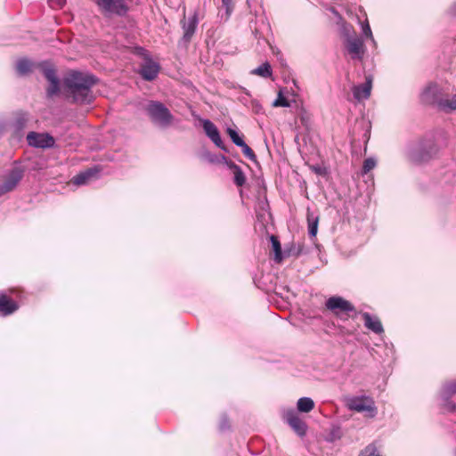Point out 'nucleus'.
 <instances>
[{
	"label": "nucleus",
	"instance_id": "1",
	"mask_svg": "<svg viewBox=\"0 0 456 456\" xmlns=\"http://www.w3.org/2000/svg\"><path fill=\"white\" fill-rule=\"evenodd\" d=\"M98 78L90 72L72 70L63 78V92L76 104H90L94 97L92 88Z\"/></svg>",
	"mask_w": 456,
	"mask_h": 456
},
{
	"label": "nucleus",
	"instance_id": "2",
	"mask_svg": "<svg viewBox=\"0 0 456 456\" xmlns=\"http://www.w3.org/2000/svg\"><path fill=\"white\" fill-rule=\"evenodd\" d=\"M437 152L438 147L433 137H427L418 142H411L406 149L408 159L415 164H422L429 161Z\"/></svg>",
	"mask_w": 456,
	"mask_h": 456
},
{
	"label": "nucleus",
	"instance_id": "3",
	"mask_svg": "<svg viewBox=\"0 0 456 456\" xmlns=\"http://www.w3.org/2000/svg\"><path fill=\"white\" fill-rule=\"evenodd\" d=\"M145 111L151 123L160 129H167L173 124L174 116L160 102L150 101L145 107Z\"/></svg>",
	"mask_w": 456,
	"mask_h": 456
},
{
	"label": "nucleus",
	"instance_id": "4",
	"mask_svg": "<svg viewBox=\"0 0 456 456\" xmlns=\"http://www.w3.org/2000/svg\"><path fill=\"white\" fill-rule=\"evenodd\" d=\"M346 406L350 411L365 412L370 418H374L378 412L374 400L369 395L349 396L346 399Z\"/></svg>",
	"mask_w": 456,
	"mask_h": 456
},
{
	"label": "nucleus",
	"instance_id": "5",
	"mask_svg": "<svg viewBox=\"0 0 456 456\" xmlns=\"http://www.w3.org/2000/svg\"><path fill=\"white\" fill-rule=\"evenodd\" d=\"M44 77L49 82V86L46 89V95L52 98L60 93V79L53 65L47 61H43L38 64Z\"/></svg>",
	"mask_w": 456,
	"mask_h": 456
},
{
	"label": "nucleus",
	"instance_id": "6",
	"mask_svg": "<svg viewBox=\"0 0 456 456\" xmlns=\"http://www.w3.org/2000/svg\"><path fill=\"white\" fill-rule=\"evenodd\" d=\"M24 175V168L20 166H14L10 169L4 177L3 183L0 184V195L12 191Z\"/></svg>",
	"mask_w": 456,
	"mask_h": 456
},
{
	"label": "nucleus",
	"instance_id": "7",
	"mask_svg": "<svg viewBox=\"0 0 456 456\" xmlns=\"http://www.w3.org/2000/svg\"><path fill=\"white\" fill-rule=\"evenodd\" d=\"M100 10L104 14H115L124 16L128 11L125 0H94Z\"/></svg>",
	"mask_w": 456,
	"mask_h": 456
},
{
	"label": "nucleus",
	"instance_id": "8",
	"mask_svg": "<svg viewBox=\"0 0 456 456\" xmlns=\"http://www.w3.org/2000/svg\"><path fill=\"white\" fill-rule=\"evenodd\" d=\"M346 48L353 60H362L365 47L362 38L348 34L346 41Z\"/></svg>",
	"mask_w": 456,
	"mask_h": 456
},
{
	"label": "nucleus",
	"instance_id": "9",
	"mask_svg": "<svg viewBox=\"0 0 456 456\" xmlns=\"http://www.w3.org/2000/svg\"><path fill=\"white\" fill-rule=\"evenodd\" d=\"M27 142L29 146L41 149H48L54 146V138L49 134L29 132L27 135Z\"/></svg>",
	"mask_w": 456,
	"mask_h": 456
},
{
	"label": "nucleus",
	"instance_id": "10",
	"mask_svg": "<svg viewBox=\"0 0 456 456\" xmlns=\"http://www.w3.org/2000/svg\"><path fill=\"white\" fill-rule=\"evenodd\" d=\"M327 309L333 312L335 314H347L354 311V306L348 300L344 299L341 297H331L325 304Z\"/></svg>",
	"mask_w": 456,
	"mask_h": 456
},
{
	"label": "nucleus",
	"instance_id": "11",
	"mask_svg": "<svg viewBox=\"0 0 456 456\" xmlns=\"http://www.w3.org/2000/svg\"><path fill=\"white\" fill-rule=\"evenodd\" d=\"M443 95L442 89L436 83H429L422 91L420 99L422 102L430 105H437Z\"/></svg>",
	"mask_w": 456,
	"mask_h": 456
},
{
	"label": "nucleus",
	"instance_id": "12",
	"mask_svg": "<svg viewBox=\"0 0 456 456\" xmlns=\"http://www.w3.org/2000/svg\"><path fill=\"white\" fill-rule=\"evenodd\" d=\"M202 126L207 136L215 143V145L221 150L227 151L216 125L209 119H202Z\"/></svg>",
	"mask_w": 456,
	"mask_h": 456
},
{
	"label": "nucleus",
	"instance_id": "13",
	"mask_svg": "<svg viewBox=\"0 0 456 456\" xmlns=\"http://www.w3.org/2000/svg\"><path fill=\"white\" fill-rule=\"evenodd\" d=\"M159 65L153 61L151 59H145L144 62L141 65L140 75L146 81H152L155 79L159 72Z\"/></svg>",
	"mask_w": 456,
	"mask_h": 456
},
{
	"label": "nucleus",
	"instance_id": "14",
	"mask_svg": "<svg viewBox=\"0 0 456 456\" xmlns=\"http://www.w3.org/2000/svg\"><path fill=\"white\" fill-rule=\"evenodd\" d=\"M286 419L291 428L299 436H304L306 433L307 426L303 421L294 410L288 411L286 413Z\"/></svg>",
	"mask_w": 456,
	"mask_h": 456
},
{
	"label": "nucleus",
	"instance_id": "15",
	"mask_svg": "<svg viewBox=\"0 0 456 456\" xmlns=\"http://www.w3.org/2000/svg\"><path fill=\"white\" fill-rule=\"evenodd\" d=\"M181 23L183 30V40L187 43L191 39L196 31L199 23L197 13H193L187 20L184 18Z\"/></svg>",
	"mask_w": 456,
	"mask_h": 456
},
{
	"label": "nucleus",
	"instance_id": "16",
	"mask_svg": "<svg viewBox=\"0 0 456 456\" xmlns=\"http://www.w3.org/2000/svg\"><path fill=\"white\" fill-rule=\"evenodd\" d=\"M364 326L376 334L384 332L383 325L378 316L372 315L367 312L362 314Z\"/></svg>",
	"mask_w": 456,
	"mask_h": 456
},
{
	"label": "nucleus",
	"instance_id": "17",
	"mask_svg": "<svg viewBox=\"0 0 456 456\" xmlns=\"http://www.w3.org/2000/svg\"><path fill=\"white\" fill-rule=\"evenodd\" d=\"M372 80L370 77H366L365 83L353 87L354 97L357 101L368 99L370 95Z\"/></svg>",
	"mask_w": 456,
	"mask_h": 456
},
{
	"label": "nucleus",
	"instance_id": "18",
	"mask_svg": "<svg viewBox=\"0 0 456 456\" xmlns=\"http://www.w3.org/2000/svg\"><path fill=\"white\" fill-rule=\"evenodd\" d=\"M18 304L6 295L0 296V315L7 316L18 310Z\"/></svg>",
	"mask_w": 456,
	"mask_h": 456
},
{
	"label": "nucleus",
	"instance_id": "19",
	"mask_svg": "<svg viewBox=\"0 0 456 456\" xmlns=\"http://www.w3.org/2000/svg\"><path fill=\"white\" fill-rule=\"evenodd\" d=\"M34 66L35 63L29 59L20 58L16 61L15 69L18 75L26 76L32 71Z\"/></svg>",
	"mask_w": 456,
	"mask_h": 456
},
{
	"label": "nucleus",
	"instance_id": "20",
	"mask_svg": "<svg viewBox=\"0 0 456 456\" xmlns=\"http://www.w3.org/2000/svg\"><path fill=\"white\" fill-rule=\"evenodd\" d=\"M98 169L96 168H89L84 172L79 173L76 176L73 177V183L76 185H83L89 182V180L98 174Z\"/></svg>",
	"mask_w": 456,
	"mask_h": 456
},
{
	"label": "nucleus",
	"instance_id": "21",
	"mask_svg": "<svg viewBox=\"0 0 456 456\" xmlns=\"http://www.w3.org/2000/svg\"><path fill=\"white\" fill-rule=\"evenodd\" d=\"M439 110L451 112L456 110V94L452 95L450 98H444V94L442 95L440 101L437 105Z\"/></svg>",
	"mask_w": 456,
	"mask_h": 456
},
{
	"label": "nucleus",
	"instance_id": "22",
	"mask_svg": "<svg viewBox=\"0 0 456 456\" xmlns=\"http://www.w3.org/2000/svg\"><path fill=\"white\" fill-rule=\"evenodd\" d=\"M227 167L232 170L234 183L237 186H242L246 182V177L242 169L232 161H231Z\"/></svg>",
	"mask_w": 456,
	"mask_h": 456
},
{
	"label": "nucleus",
	"instance_id": "23",
	"mask_svg": "<svg viewBox=\"0 0 456 456\" xmlns=\"http://www.w3.org/2000/svg\"><path fill=\"white\" fill-rule=\"evenodd\" d=\"M308 233L310 237H315L318 231L319 216L307 211Z\"/></svg>",
	"mask_w": 456,
	"mask_h": 456
},
{
	"label": "nucleus",
	"instance_id": "24",
	"mask_svg": "<svg viewBox=\"0 0 456 456\" xmlns=\"http://www.w3.org/2000/svg\"><path fill=\"white\" fill-rule=\"evenodd\" d=\"M297 408L300 412H310L314 408V402L310 397H301L297 400Z\"/></svg>",
	"mask_w": 456,
	"mask_h": 456
},
{
	"label": "nucleus",
	"instance_id": "25",
	"mask_svg": "<svg viewBox=\"0 0 456 456\" xmlns=\"http://www.w3.org/2000/svg\"><path fill=\"white\" fill-rule=\"evenodd\" d=\"M250 73L265 78H268L272 76L273 71L271 65L266 61L258 66L257 68L252 69Z\"/></svg>",
	"mask_w": 456,
	"mask_h": 456
},
{
	"label": "nucleus",
	"instance_id": "26",
	"mask_svg": "<svg viewBox=\"0 0 456 456\" xmlns=\"http://www.w3.org/2000/svg\"><path fill=\"white\" fill-rule=\"evenodd\" d=\"M27 124V118L24 115L19 116L12 123L13 132L17 136L20 137L23 135V130Z\"/></svg>",
	"mask_w": 456,
	"mask_h": 456
},
{
	"label": "nucleus",
	"instance_id": "27",
	"mask_svg": "<svg viewBox=\"0 0 456 456\" xmlns=\"http://www.w3.org/2000/svg\"><path fill=\"white\" fill-rule=\"evenodd\" d=\"M271 242L274 251V260L277 263H281L284 258V255L281 251V247L279 240L275 236H271Z\"/></svg>",
	"mask_w": 456,
	"mask_h": 456
},
{
	"label": "nucleus",
	"instance_id": "28",
	"mask_svg": "<svg viewBox=\"0 0 456 456\" xmlns=\"http://www.w3.org/2000/svg\"><path fill=\"white\" fill-rule=\"evenodd\" d=\"M451 398L452 396H446L440 393L442 408L448 412H454L456 411V403H454Z\"/></svg>",
	"mask_w": 456,
	"mask_h": 456
},
{
	"label": "nucleus",
	"instance_id": "29",
	"mask_svg": "<svg viewBox=\"0 0 456 456\" xmlns=\"http://www.w3.org/2000/svg\"><path fill=\"white\" fill-rule=\"evenodd\" d=\"M205 159L209 162V163H212V164H215V163H222V164H224L226 166L229 165V163L231 162V160H229L224 155H216V154H213V153H210V152H206L205 155H204Z\"/></svg>",
	"mask_w": 456,
	"mask_h": 456
},
{
	"label": "nucleus",
	"instance_id": "30",
	"mask_svg": "<svg viewBox=\"0 0 456 456\" xmlns=\"http://www.w3.org/2000/svg\"><path fill=\"white\" fill-rule=\"evenodd\" d=\"M440 393L446 396L456 395V380H449L444 382L440 389Z\"/></svg>",
	"mask_w": 456,
	"mask_h": 456
},
{
	"label": "nucleus",
	"instance_id": "31",
	"mask_svg": "<svg viewBox=\"0 0 456 456\" xmlns=\"http://www.w3.org/2000/svg\"><path fill=\"white\" fill-rule=\"evenodd\" d=\"M342 436L341 428L338 426H334L330 428V432L327 434L325 440L330 443H334L339 440Z\"/></svg>",
	"mask_w": 456,
	"mask_h": 456
},
{
	"label": "nucleus",
	"instance_id": "32",
	"mask_svg": "<svg viewBox=\"0 0 456 456\" xmlns=\"http://www.w3.org/2000/svg\"><path fill=\"white\" fill-rule=\"evenodd\" d=\"M227 134H229L232 142L236 145L240 146L244 142L243 138L238 134V132L231 127L227 128Z\"/></svg>",
	"mask_w": 456,
	"mask_h": 456
},
{
	"label": "nucleus",
	"instance_id": "33",
	"mask_svg": "<svg viewBox=\"0 0 456 456\" xmlns=\"http://www.w3.org/2000/svg\"><path fill=\"white\" fill-rule=\"evenodd\" d=\"M359 456H382L374 444L367 445Z\"/></svg>",
	"mask_w": 456,
	"mask_h": 456
},
{
	"label": "nucleus",
	"instance_id": "34",
	"mask_svg": "<svg viewBox=\"0 0 456 456\" xmlns=\"http://www.w3.org/2000/svg\"><path fill=\"white\" fill-rule=\"evenodd\" d=\"M362 37H364L365 38H369L373 44V45H376V41L373 37L372 31L368 21H365L364 23L362 24Z\"/></svg>",
	"mask_w": 456,
	"mask_h": 456
},
{
	"label": "nucleus",
	"instance_id": "35",
	"mask_svg": "<svg viewBox=\"0 0 456 456\" xmlns=\"http://www.w3.org/2000/svg\"><path fill=\"white\" fill-rule=\"evenodd\" d=\"M377 161L374 158H368L363 161L362 174H367L376 167Z\"/></svg>",
	"mask_w": 456,
	"mask_h": 456
},
{
	"label": "nucleus",
	"instance_id": "36",
	"mask_svg": "<svg viewBox=\"0 0 456 456\" xmlns=\"http://www.w3.org/2000/svg\"><path fill=\"white\" fill-rule=\"evenodd\" d=\"M273 105L274 107H289L290 104L289 101L283 96L281 92H279L277 98L273 102Z\"/></svg>",
	"mask_w": 456,
	"mask_h": 456
},
{
	"label": "nucleus",
	"instance_id": "37",
	"mask_svg": "<svg viewBox=\"0 0 456 456\" xmlns=\"http://www.w3.org/2000/svg\"><path fill=\"white\" fill-rule=\"evenodd\" d=\"M239 147L241 148L243 154L250 160H256V154L251 150V148L244 142Z\"/></svg>",
	"mask_w": 456,
	"mask_h": 456
},
{
	"label": "nucleus",
	"instance_id": "38",
	"mask_svg": "<svg viewBox=\"0 0 456 456\" xmlns=\"http://www.w3.org/2000/svg\"><path fill=\"white\" fill-rule=\"evenodd\" d=\"M222 5L225 9L226 19H228L233 11L232 0H222Z\"/></svg>",
	"mask_w": 456,
	"mask_h": 456
},
{
	"label": "nucleus",
	"instance_id": "39",
	"mask_svg": "<svg viewBox=\"0 0 456 456\" xmlns=\"http://www.w3.org/2000/svg\"><path fill=\"white\" fill-rule=\"evenodd\" d=\"M340 22L342 23V31H343V35L346 37V39L347 38L348 34L350 36H355L354 34L353 28L349 24L346 23L344 20L340 21Z\"/></svg>",
	"mask_w": 456,
	"mask_h": 456
},
{
	"label": "nucleus",
	"instance_id": "40",
	"mask_svg": "<svg viewBox=\"0 0 456 456\" xmlns=\"http://www.w3.org/2000/svg\"><path fill=\"white\" fill-rule=\"evenodd\" d=\"M52 8L60 9L62 8L66 3V0H48Z\"/></svg>",
	"mask_w": 456,
	"mask_h": 456
},
{
	"label": "nucleus",
	"instance_id": "41",
	"mask_svg": "<svg viewBox=\"0 0 456 456\" xmlns=\"http://www.w3.org/2000/svg\"><path fill=\"white\" fill-rule=\"evenodd\" d=\"M229 420L226 417H224L221 421H220V425H219V428L222 430V431H224L226 429L229 428Z\"/></svg>",
	"mask_w": 456,
	"mask_h": 456
},
{
	"label": "nucleus",
	"instance_id": "42",
	"mask_svg": "<svg viewBox=\"0 0 456 456\" xmlns=\"http://www.w3.org/2000/svg\"><path fill=\"white\" fill-rule=\"evenodd\" d=\"M329 11L338 19V22L343 21L341 14L334 7H330Z\"/></svg>",
	"mask_w": 456,
	"mask_h": 456
},
{
	"label": "nucleus",
	"instance_id": "43",
	"mask_svg": "<svg viewBox=\"0 0 456 456\" xmlns=\"http://www.w3.org/2000/svg\"><path fill=\"white\" fill-rule=\"evenodd\" d=\"M452 8H453L454 12H456V2L454 3Z\"/></svg>",
	"mask_w": 456,
	"mask_h": 456
},
{
	"label": "nucleus",
	"instance_id": "44",
	"mask_svg": "<svg viewBox=\"0 0 456 456\" xmlns=\"http://www.w3.org/2000/svg\"><path fill=\"white\" fill-rule=\"evenodd\" d=\"M315 171H316L317 173H321V172H320V168H315Z\"/></svg>",
	"mask_w": 456,
	"mask_h": 456
}]
</instances>
